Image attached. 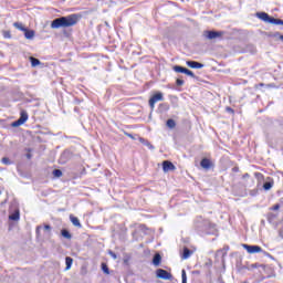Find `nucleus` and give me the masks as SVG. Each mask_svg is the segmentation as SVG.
I'll return each mask as SVG.
<instances>
[{"mask_svg":"<svg viewBox=\"0 0 283 283\" xmlns=\"http://www.w3.org/2000/svg\"><path fill=\"white\" fill-rule=\"evenodd\" d=\"M41 229H42L41 226H38V227H36L35 233H36L38 235H39V233H41Z\"/></svg>","mask_w":283,"mask_h":283,"instance_id":"nucleus-37","label":"nucleus"},{"mask_svg":"<svg viewBox=\"0 0 283 283\" xmlns=\"http://www.w3.org/2000/svg\"><path fill=\"white\" fill-rule=\"evenodd\" d=\"M61 235H63L66 240H72V233H70V231H67L66 229H63L61 231Z\"/></svg>","mask_w":283,"mask_h":283,"instance_id":"nucleus-21","label":"nucleus"},{"mask_svg":"<svg viewBox=\"0 0 283 283\" xmlns=\"http://www.w3.org/2000/svg\"><path fill=\"white\" fill-rule=\"evenodd\" d=\"M200 165L202 169H211V160H209L208 158L201 159Z\"/></svg>","mask_w":283,"mask_h":283,"instance_id":"nucleus-11","label":"nucleus"},{"mask_svg":"<svg viewBox=\"0 0 283 283\" xmlns=\"http://www.w3.org/2000/svg\"><path fill=\"white\" fill-rule=\"evenodd\" d=\"M53 176L54 178H61V176H63V171H61V169H54Z\"/></svg>","mask_w":283,"mask_h":283,"instance_id":"nucleus-25","label":"nucleus"},{"mask_svg":"<svg viewBox=\"0 0 283 283\" xmlns=\"http://www.w3.org/2000/svg\"><path fill=\"white\" fill-rule=\"evenodd\" d=\"M163 169H164L165 174H167V171H175L176 166L174 165V163H171L169 160H165V161H163Z\"/></svg>","mask_w":283,"mask_h":283,"instance_id":"nucleus-7","label":"nucleus"},{"mask_svg":"<svg viewBox=\"0 0 283 283\" xmlns=\"http://www.w3.org/2000/svg\"><path fill=\"white\" fill-rule=\"evenodd\" d=\"M128 138H134V136L132 134H127Z\"/></svg>","mask_w":283,"mask_h":283,"instance_id":"nucleus-40","label":"nucleus"},{"mask_svg":"<svg viewBox=\"0 0 283 283\" xmlns=\"http://www.w3.org/2000/svg\"><path fill=\"white\" fill-rule=\"evenodd\" d=\"M32 67H36V65H41V61L36 57H30Z\"/></svg>","mask_w":283,"mask_h":283,"instance_id":"nucleus-22","label":"nucleus"},{"mask_svg":"<svg viewBox=\"0 0 283 283\" xmlns=\"http://www.w3.org/2000/svg\"><path fill=\"white\" fill-rule=\"evenodd\" d=\"M228 252H229V245H224L222 250L217 251V255H222V258H224Z\"/></svg>","mask_w":283,"mask_h":283,"instance_id":"nucleus-17","label":"nucleus"},{"mask_svg":"<svg viewBox=\"0 0 283 283\" xmlns=\"http://www.w3.org/2000/svg\"><path fill=\"white\" fill-rule=\"evenodd\" d=\"M181 283H187V271H181Z\"/></svg>","mask_w":283,"mask_h":283,"instance_id":"nucleus-29","label":"nucleus"},{"mask_svg":"<svg viewBox=\"0 0 283 283\" xmlns=\"http://www.w3.org/2000/svg\"><path fill=\"white\" fill-rule=\"evenodd\" d=\"M192 275H200V271L198 270L192 271Z\"/></svg>","mask_w":283,"mask_h":283,"instance_id":"nucleus-38","label":"nucleus"},{"mask_svg":"<svg viewBox=\"0 0 283 283\" xmlns=\"http://www.w3.org/2000/svg\"><path fill=\"white\" fill-rule=\"evenodd\" d=\"M243 249H245L248 253H262V248L260 245L243 244Z\"/></svg>","mask_w":283,"mask_h":283,"instance_id":"nucleus-6","label":"nucleus"},{"mask_svg":"<svg viewBox=\"0 0 283 283\" xmlns=\"http://www.w3.org/2000/svg\"><path fill=\"white\" fill-rule=\"evenodd\" d=\"M273 185H274L273 180L264 182L263 184L264 191H271V189H273Z\"/></svg>","mask_w":283,"mask_h":283,"instance_id":"nucleus-16","label":"nucleus"},{"mask_svg":"<svg viewBox=\"0 0 283 283\" xmlns=\"http://www.w3.org/2000/svg\"><path fill=\"white\" fill-rule=\"evenodd\" d=\"M176 85H178V87H182V85H185V80L177 78Z\"/></svg>","mask_w":283,"mask_h":283,"instance_id":"nucleus-32","label":"nucleus"},{"mask_svg":"<svg viewBox=\"0 0 283 283\" xmlns=\"http://www.w3.org/2000/svg\"><path fill=\"white\" fill-rule=\"evenodd\" d=\"M232 171L238 172V171H240V168L239 167H233Z\"/></svg>","mask_w":283,"mask_h":283,"instance_id":"nucleus-39","label":"nucleus"},{"mask_svg":"<svg viewBox=\"0 0 283 283\" xmlns=\"http://www.w3.org/2000/svg\"><path fill=\"white\" fill-rule=\"evenodd\" d=\"M160 262H163V256L159 253H156L153 258L154 266H160Z\"/></svg>","mask_w":283,"mask_h":283,"instance_id":"nucleus-12","label":"nucleus"},{"mask_svg":"<svg viewBox=\"0 0 283 283\" xmlns=\"http://www.w3.org/2000/svg\"><path fill=\"white\" fill-rule=\"evenodd\" d=\"M28 158H30V155H28Z\"/></svg>","mask_w":283,"mask_h":283,"instance_id":"nucleus-44","label":"nucleus"},{"mask_svg":"<svg viewBox=\"0 0 283 283\" xmlns=\"http://www.w3.org/2000/svg\"><path fill=\"white\" fill-rule=\"evenodd\" d=\"M44 231H52V227L50 224L44 226Z\"/></svg>","mask_w":283,"mask_h":283,"instance_id":"nucleus-34","label":"nucleus"},{"mask_svg":"<svg viewBox=\"0 0 283 283\" xmlns=\"http://www.w3.org/2000/svg\"><path fill=\"white\" fill-rule=\"evenodd\" d=\"M182 260H189L191 258V250L189 248H184V253H182Z\"/></svg>","mask_w":283,"mask_h":283,"instance_id":"nucleus-15","label":"nucleus"},{"mask_svg":"<svg viewBox=\"0 0 283 283\" xmlns=\"http://www.w3.org/2000/svg\"><path fill=\"white\" fill-rule=\"evenodd\" d=\"M156 277L159 280H174V275L169 273L167 270L158 269L156 270Z\"/></svg>","mask_w":283,"mask_h":283,"instance_id":"nucleus-5","label":"nucleus"},{"mask_svg":"<svg viewBox=\"0 0 283 283\" xmlns=\"http://www.w3.org/2000/svg\"><path fill=\"white\" fill-rule=\"evenodd\" d=\"M174 72H177L178 74H186L187 73V67L180 66V65H175L172 67Z\"/></svg>","mask_w":283,"mask_h":283,"instance_id":"nucleus-13","label":"nucleus"},{"mask_svg":"<svg viewBox=\"0 0 283 283\" xmlns=\"http://www.w3.org/2000/svg\"><path fill=\"white\" fill-rule=\"evenodd\" d=\"M70 220H71L73 227H77L78 229H81L82 224H81V221L78 220V218L71 214Z\"/></svg>","mask_w":283,"mask_h":283,"instance_id":"nucleus-14","label":"nucleus"},{"mask_svg":"<svg viewBox=\"0 0 283 283\" xmlns=\"http://www.w3.org/2000/svg\"><path fill=\"white\" fill-rule=\"evenodd\" d=\"M65 154H67V153H63V154H62V158H63V156H65Z\"/></svg>","mask_w":283,"mask_h":283,"instance_id":"nucleus-43","label":"nucleus"},{"mask_svg":"<svg viewBox=\"0 0 283 283\" xmlns=\"http://www.w3.org/2000/svg\"><path fill=\"white\" fill-rule=\"evenodd\" d=\"M2 34L4 39H12V34L10 33V31H3Z\"/></svg>","mask_w":283,"mask_h":283,"instance_id":"nucleus-31","label":"nucleus"},{"mask_svg":"<svg viewBox=\"0 0 283 283\" xmlns=\"http://www.w3.org/2000/svg\"><path fill=\"white\" fill-rule=\"evenodd\" d=\"M78 23V17L76 14H70L66 17L56 18L51 22L52 30H59L60 28H72Z\"/></svg>","mask_w":283,"mask_h":283,"instance_id":"nucleus-1","label":"nucleus"},{"mask_svg":"<svg viewBox=\"0 0 283 283\" xmlns=\"http://www.w3.org/2000/svg\"><path fill=\"white\" fill-rule=\"evenodd\" d=\"M139 142L145 145L146 147H148V149H154V145H151V143H149L147 139L145 138H139Z\"/></svg>","mask_w":283,"mask_h":283,"instance_id":"nucleus-20","label":"nucleus"},{"mask_svg":"<svg viewBox=\"0 0 283 283\" xmlns=\"http://www.w3.org/2000/svg\"><path fill=\"white\" fill-rule=\"evenodd\" d=\"M226 111L229 112V114H234V111L231 107H227Z\"/></svg>","mask_w":283,"mask_h":283,"instance_id":"nucleus-36","label":"nucleus"},{"mask_svg":"<svg viewBox=\"0 0 283 283\" xmlns=\"http://www.w3.org/2000/svg\"><path fill=\"white\" fill-rule=\"evenodd\" d=\"M73 262H74V260L71 256L65 258L66 271H70V269H72Z\"/></svg>","mask_w":283,"mask_h":283,"instance_id":"nucleus-18","label":"nucleus"},{"mask_svg":"<svg viewBox=\"0 0 283 283\" xmlns=\"http://www.w3.org/2000/svg\"><path fill=\"white\" fill-rule=\"evenodd\" d=\"M166 125H167V127H169V129H174V127H176V120L168 119Z\"/></svg>","mask_w":283,"mask_h":283,"instance_id":"nucleus-24","label":"nucleus"},{"mask_svg":"<svg viewBox=\"0 0 283 283\" xmlns=\"http://www.w3.org/2000/svg\"><path fill=\"white\" fill-rule=\"evenodd\" d=\"M28 112L21 111L20 118L11 124V127H21L24 123L28 122Z\"/></svg>","mask_w":283,"mask_h":283,"instance_id":"nucleus-4","label":"nucleus"},{"mask_svg":"<svg viewBox=\"0 0 283 283\" xmlns=\"http://www.w3.org/2000/svg\"><path fill=\"white\" fill-rule=\"evenodd\" d=\"M256 17L258 19H261V21H264V23H271V21H273V18L266 12H259L256 13Z\"/></svg>","mask_w":283,"mask_h":283,"instance_id":"nucleus-8","label":"nucleus"},{"mask_svg":"<svg viewBox=\"0 0 283 283\" xmlns=\"http://www.w3.org/2000/svg\"><path fill=\"white\" fill-rule=\"evenodd\" d=\"M186 65H188V67H191L192 70H202V67H205V64L196 61H187Z\"/></svg>","mask_w":283,"mask_h":283,"instance_id":"nucleus-9","label":"nucleus"},{"mask_svg":"<svg viewBox=\"0 0 283 283\" xmlns=\"http://www.w3.org/2000/svg\"><path fill=\"white\" fill-rule=\"evenodd\" d=\"M280 41H283V35H279Z\"/></svg>","mask_w":283,"mask_h":283,"instance_id":"nucleus-41","label":"nucleus"},{"mask_svg":"<svg viewBox=\"0 0 283 283\" xmlns=\"http://www.w3.org/2000/svg\"><path fill=\"white\" fill-rule=\"evenodd\" d=\"M102 271H103L106 275H109V268L107 266V264H105V263L102 264Z\"/></svg>","mask_w":283,"mask_h":283,"instance_id":"nucleus-27","label":"nucleus"},{"mask_svg":"<svg viewBox=\"0 0 283 283\" xmlns=\"http://www.w3.org/2000/svg\"><path fill=\"white\" fill-rule=\"evenodd\" d=\"M24 38L28 39V41H32V39H34V30H29V29H25L24 31Z\"/></svg>","mask_w":283,"mask_h":283,"instance_id":"nucleus-10","label":"nucleus"},{"mask_svg":"<svg viewBox=\"0 0 283 283\" xmlns=\"http://www.w3.org/2000/svg\"><path fill=\"white\" fill-rule=\"evenodd\" d=\"M187 76H191V78H196V74H193V72L189 69H186V73Z\"/></svg>","mask_w":283,"mask_h":283,"instance_id":"nucleus-30","label":"nucleus"},{"mask_svg":"<svg viewBox=\"0 0 283 283\" xmlns=\"http://www.w3.org/2000/svg\"><path fill=\"white\" fill-rule=\"evenodd\" d=\"M160 101H165V96L163 95V93L157 92L149 99V107H150V109H154L156 107V103H158Z\"/></svg>","mask_w":283,"mask_h":283,"instance_id":"nucleus-3","label":"nucleus"},{"mask_svg":"<svg viewBox=\"0 0 283 283\" xmlns=\"http://www.w3.org/2000/svg\"><path fill=\"white\" fill-rule=\"evenodd\" d=\"M271 24H272V25H283V20L272 18Z\"/></svg>","mask_w":283,"mask_h":283,"instance_id":"nucleus-23","label":"nucleus"},{"mask_svg":"<svg viewBox=\"0 0 283 283\" xmlns=\"http://www.w3.org/2000/svg\"><path fill=\"white\" fill-rule=\"evenodd\" d=\"M203 36L208 39V41H213L216 39H222L224 36L223 31H205Z\"/></svg>","mask_w":283,"mask_h":283,"instance_id":"nucleus-2","label":"nucleus"},{"mask_svg":"<svg viewBox=\"0 0 283 283\" xmlns=\"http://www.w3.org/2000/svg\"><path fill=\"white\" fill-rule=\"evenodd\" d=\"M13 27H15V29H17V30H20L21 32H25V30L28 29V28H25V27L23 25V23H21V22H14V23H13Z\"/></svg>","mask_w":283,"mask_h":283,"instance_id":"nucleus-19","label":"nucleus"},{"mask_svg":"<svg viewBox=\"0 0 283 283\" xmlns=\"http://www.w3.org/2000/svg\"><path fill=\"white\" fill-rule=\"evenodd\" d=\"M243 178H249V174L243 175Z\"/></svg>","mask_w":283,"mask_h":283,"instance_id":"nucleus-42","label":"nucleus"},{"mask_svg":"<svg viewBox=\"0 0 283 283\" xmlns=\"http://www.w3.org/2000/svg\"><path fill=\"white\" fill-rule=\"evenodd\" d=\"M19 218H20L19 211H17L13 214L9 216V219L10 220H14V221L19 220Z\"/></svg>","mask_w":283,"mask_h":283,"instance_id":"nucleus-26","label":"nucleus"},{"mask_svg":"<svg viewBox=\"0 0 283 283\" xmlns=\"http://www.w3.org/2000/svg\"><path fill=\"white\" fill-rule=\"evenodd\" d=\"M280 210V205L276 203L272 207V211H279Z\"/></svg>","mask_w":283,"mask_h":283,"instance_id":"nucleus-33","label":"nucleus"},{"mask_svg":"<svg viewBox=\"0 0 283 283\" xmlns=\"http://www.w3.org/2000/svg\"><path fill=\"white\" fill-rule=\"evenodd\" d=\"M109 255L113 258V260H116V258H118V256L116 255V253H114V252H112V251H109Z\"/></svg>","mask_w":283,"mask_h":283,"instance_id":"nucleus-35","label":"nucleus"},{"mask_svg":"<svg viewBox=\"0 0 283 283\" xmlns=\"http://www.w3.org/2000/svg\"><path fill=\"white\" fill-rule=\"evenodd\" d=\"M1 163H2V165H12V161H11L10 158H8V157H3V158L1 159Z\"/></svg>","mask_w":283,"mask_h":283,"instance_id":"nucleus-28","label":"nucleus"}]
</instances>
